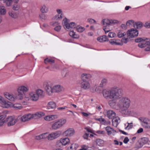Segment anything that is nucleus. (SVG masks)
Listing matches in <instances>:
<instances>
[{"label": "nucleus", "mask_w": 150, "mask_h": 150, "mask_svg": "<svg viewBox=\"0 0 150 150\" xmlns=\"http://www.w3.org/2000/svg\"><path fill=\"white\" fill-rule=\"evenodd\" d=\"M102 94L104 98L109 100V105L112 108H115L116 100L120 98L122 95L121 90L117 87L113 88L111 90L105 89L103 90Z\"/></svg>", "instance_id": "nucleus-1"}, {"label": "nucleus", "mask_w": 150, "mask_h": 150, "mask_svg": "<svg viewBox=\"0 0 150 150\" xmlns=\"http://www.w3.org/2000/svg\"><path fill=\"white\" fill-rule=\"evenodd\" d=\"M91 77V75L89 74L84 73L81 76L82 81H81L78 83L80 86V87H76V88L78 90H80L81 88H82L85 90L89 88L90 87V84L89 82L86 80L85 79H88Z\"/></svg>", "instance_id": "nucleus-2"}, {"label": "nucleus", "mask_w": 150, "mask_h": 150, "mask_svg": "<svg viewBox=\"0 0 150 150\" xmlns=\"http://www.w3.org/2000/svg\"><path fill=\"white\" fill-rule=\"evenodd\" d=\"M130 102V100L128 98L123 97L119 100L118 105L120 108H128Z\"/></svg>", "instance_id": "nucleus-3"}, {"label": "nucleus", "mask_w": 150, "mask_h": 150, "mask_svg": "<svg viewBox=\"0 0 150 150\" xmlns=\"http://www.w3.org/2000/svg\"><path fill=\"white\" fill-rule=\"evenodd\" d=\"M66 122V120L62 118L56 121L52 125V130H56L62 127Z\"/></svg>", "instance_id": "nucleus-4"}, {"label": "nucleus", "mask_w": 150, "mask_h": 150, "mask_svg": "<svg viewBox=\"0 0 150 150\" xmlns=\"http://www.w3.org/2000/svg\"><path fill=\"white\" fill-rule=\"evenodd\" d=\"M139 120L141 122L142 125L145 128L149 129L150 128V120L147 117H140L139 118Z\"/></svg>", "instance_id": "nucleus-5"}, {"label": "nucleus", "mask_w": 150, "mask_h": 150, "mask_svg": "<svg viewBox=\"0 0 150 150\" xmlns=\"http://www.w3.org/2000/svg\"><path fill=\"white\" fill-rule=\"evenodd\" d=\"M68 20L66 18L63 20V22L64 23V26L65 29L71 31V29L75 28L76 27V25L74 22L70 23H68Z\"/></svg>", "instance_id": "nucleus-6"}, {"label": "nucleus", "mask_w": 150, "mask_h": 150, "mask_svg": "<svg viewBox=\"0 0 150 150\" xmlns=\"http://www.w3.org/2000/svg\"><path fill=\"white\" fill-rule=\"evenodd\" d=\"M0 103L3 108H9L12 105L11 102L5 100L4 98L1 96H0Z\"/></svg>", "instance_id": "nucleus-7"}, {"label": "nucleus", "mask_w": 150, "mask_h": 150, "mask_svg": "<svg viewBox=\"0 0 150 150\" xmlns=\"http://www.w3.org/2000/svg\"><path fill=\"white\" fill-rule=\"evenodd\" d=\"M8 126L10 127L14 125L18 121V119L16 118L14 116H11L8 117L7 119Z\"/></svg>", "instance_id": "nucleus-8"}, {"label": "nucleus", "mask_w": 150, "mask_h": 150, "mask_svg": "<svg viewBox=\"0 0 150 150\" xmlns=\"http://www.w3.org/2000/svg\"><path fill=\"white\" fill-rule=\"evenodd\" d=\"M59 132H52L50 134L47 135V138L49 140H51L59 137L60 135Z\"/></svg>", "instance_id": "nucleus-9"}, {"label": "nucleus", "mask_w": 150, "mask_h": 150, "mask_svg": "<svg viewBox=\"0 0 150 150\" xmlns=\"http://www.w3.org/2000/svg\"><path fill=\"white\" fill-rule=\"evenodd\" d=\"M52 86V84L50 82H47L45 84V89L49 95H51L53 93Z\"/></svg>", "instance_id": "nucleus-10"}, {"label": "nucleus", "mask_w": 150, "mask_h": 150, "mask_svg": "<svg viewBox=\"0 0 150 150\" xmlns=\"http://www.w3.org/2000/svg\"><path fill=\"white\" fill-rule=\"evenodd\" d=\"M138 30L132 28L127 31V35L128 36L131 38H134L138 36Z\"/></svg>", "instance_id": "nucleus-11"}, {"label": "nucleus", "mask_w": 150, "mask_h": 150, "mask_svg": "<svg viewBox=\"0 0 150 150\" xmlns=\"http://www.w3.org/2000/svg\"><path fill=\"white\" fill-rule=\"evenodd\" d=\"M32 118V114L25 115L21 118V120L22 122L28 121Z\"/></svg>", "instance_id": "nucleus-12"}, {"label": "nucleus", "mask_w": 150, "mask_h": 150, "mask_svg": "<svg viewBox=\"0 0 150 150\" xmlns=\"http://www.w3.org/2000/svg\"><path fill=\"white\" fill-rule=\"evenodd\" d=\"M107 116L110 119H112L116 116V113L113 111L109 110L107 112Z\"/></svg>", "instance_id": "nucleus-13"}, {"label": "nucleus", "mask_w": 150, "mask_h": 150, "mask_svg": "<svg viewBox=\"0 0 150 150\" xmlns=\"http://www.w3.org/2000/svg\"><path fill=\"white\" fill-rule=\"evenodd\" d=\"M120 119L118 117L115 116L112 119V125L113 126L117 127L120 122Z\"/></svg>", "instance_id": "nucleus-14"}, {"label": "nucleus", "mask_w": 150, "mask_h": 150, "mask_svg": "<svg viewBox=\"0 0 150 150\" xmlns=\"http://www.w3.org/2000/svg\"><path fill=\"white\" fill-rule=\"evenodd\" d=\"M45 115V113L42 112H38L34 114H32V118L38 119Z\"/></svg>", "instance_id": "nucleus-15"}, {"label": "nucleus", "mask_w": 150, "mask_h": 150, "mask_svg": "<svg viewBox=\"0 0 150 150\" xmlns=\"http://www.w3.org/2000/svg\"><path fill=\"white\" fill-rule=\"evenodd\" d=\"M96 135L93 133V132H88V133H86L83 136V138L85 139H88V137L91 138L92 137H95V136Z\"/></svg>", "instance_id": "nucleus-16"}, {"label": "nucleus", "mask_w": 150, "mask_h": 150, "mask_svg": "<svg viewBox=\"0 0 150 150\" xmlns=\"http://www.w3.org/2000/svg\"><path fill=\"white\" fill-rule=\"evenodd\" d=\"M70 141L69 139L68 138L61 139L59 141L57 142L59 144L61 143L63 145H65L68 144Z\"/></svg>", "instance_id": "nucleus-17"}, {"label": "nucleus", "mask_w": 150, "mask_h": 150, "mask_svg": "<svg viewBox=\"0 0 150 150\" xmlns=\"http://www.w3.org/2000/svg\"><path fill=\"white\" fill-rule=\"evenodd\" d=\"M4 95L5 97L9 100L11 101H14L15 98L12 94L6 92L4 93Z\"/></svg>", "instance_id": "nucleus-18"}, {"label": "nucleus", "mask_w": 150, "mask_h": 150, "mask_svg": "<svg viewBox=\"0 0 150 150\" xmlns=\"http://www.w3.org/2000/svg\"><path fill=\"white\" fill-rule=\"evenodd\" d=\"M62 87L60 85H56L53 87V92H60L62 90Z\"/></svg>", "instance_id": "nucleus-19"}, {"label": "nucleus", "mask_w": 150, "mask_h": 150, "mask_svg": "<svg viewBox=\"0 0 150 150\" xmlns=\"http://www.w3.org/2000/svg\"><path fill=\"white\" fill-rule=\"evenodd\" d=\"M30 98L32 100L36 101L38 99V96L35 93L31 92L30 94Z\"/></svg>", "instance_id": "nucleus-20"}, {"label": "nucleus", "mask_w": 150, "mask_h": 150, "mask_svg": "<svg viewBox=\"0 0 150 150\" xmlns=\"http://www.w3.org/2000/svg\"><path fill=\"white\" fill-rule=\"evenodd\" d=\"M97 40L98 41L101 42L108 41V38L106 35H103L98 37Z\"/></svg>", "instance_id": "nucleus-21"}, {"label": "nucleus", "mask_w": 150, "mask_h": 150, "mask_svg": "<svg viewBox=\"0 0 150 150\" xmlns=\"http://www.w3.org/2000/svg\"><path fill=\"white\" fill-rule=\"evenodd\" d=\"M57 11L59 15L55 16V19L57 20H61L63 16V14L62 13V10L61 9H58L57 10Z\"/></svg>", "instance_id": "nucleus-22"}, {"label": "nucleus", "mask_w": 150, "mask_h": 150, "mask_svg": "<svg viewBox=\"0 0 150 150\" xmlns=\"http://www.w3.org/2000/svg\"><path fill=\"white\" fill-rule=\"evenodd\" d=\"M47 133L46 132L40 135L35 136V139L37 140H40L42 139H45L47 138Z\"/></svg>", "instance_id": "nucleus-23"}, {"label": "nucleus", "mask_w": 150, "mask_h": 150, "mask_svg": "<svg viewBox=\"0 0 150 150\" xmlns=\"http://www.w3.org/2000/svg\"><path fill=\"white\" fill-rule=\"evenodd\" d=\"M119 40L118 39H113L110 40V43L112 45H122V44L119 42Z\"/></svg>", "instance_id": "nucleus-24"}, {"label": "nucleus", "mask_w": 150, "mask_h": 150, "mask_svg": "<svg viewBox=\"0 0 150 150\" xmlns=\"http://www.w3.org/2000/svg\"><path fill=\"white\" fill-rule=\"evenodd\" d=\"M56 103L53 101L50 102L48 103L47 106V108L48 109H54L56 108Z\"/></svg>", "instance_id": "nucleus-25"}, {"label": "nucleus", "mask_w": 150, "mask_h": 150, "mask_svg": "<svg viewBox=\"0 0 150 150\" xmlns=\"http://www.w3.org/2000/svg\"><path fill=\"white\" fill-rule=\"evenodd\" d=\"M28 89V87L22 86L19 87L17 91L18 92H21L24 94V92L27 91Z\"/></svg>", "instance_id": "nucleus-26"}, {"label": "nucleus", "mask_w": 150, "mask_h": 150, "mask_svg": "<svg viewBox=\"0 0 150 150\" xmlns=\"http://www.w3.org/2000/svg\"><path fill=\"white\" fill-rule=\"evenodd\" d=\"M49 8L45 5H43L41 6L40 11L42 13H46L48 12Z\"/></svg>", "instance_id": "nucleus-27"}, {"label": "nucleus", "mask_w": 150, "mask_h": 150, "mask_svg": "<svg viewBox=\"0 0 150 150\" xmlns=\"http://www.w3.org/2000/svg\"><path fill=\"white\" fill-rule=\"evenodd\" d=\"M133 127V124L132 122H127L126 124H125V128L126 130H129L132 129Z\"/></svg>", "instance_id": "nucleus-28"}, {"label": "nucleus", "mask_w": 150, "mask_h": 150, "mask_svg": "<svg viewBox=\"0 0 150 150\" xmlns=\"http://www.w3.org/2000/svg\"><path fill=\"white\" fill-rule=\"evenodd\" d=\"M128 108H120L121 109V112L125 115H128L132 114L133 112V111H129L128 110Z\"/></svg>", "instance_id": "nucleus-29"}, {"label": "nucleus", "mask_w": 150, "mask_h": 150, "mask_svg": "<svg viewBox=\"0 0 150 150\" xmlns=\"http://www.w3.org/2000/svg\"><path fill=\"white\" fill-rule=\"evenodd\" d=\"M144 42H143L142 43H139L138 45V46L141 48H142L143 47H146L147 46V45H150V42H149L145 41H144Z\"/></svg>", "instance_id": "nucleus-30"}, {"label": "nucleus", "mask_w": 150, "mask_h": 150, "mask_svg": "<svg viewBox=\"0 0 150 150\" xmlns=\"http://www.w3.org/2000/svg\"><path fill=\"white\" fill-rule=\"evenodd\" d=\"M55 115H47L44 117V119L47 121H50L53 120L55 119Z\"/></svg>", "instance_id": "nucleus-31"}, {"label": "nucleus", "mask_w": 150, "mask_h": 150, "mask_svg": "<svg viewBox=\"0 0 150 150\" xmlns=\"http://www.w3.org/2000/svg\"><path fill=\"white\" fill-rule=\"evenodd\" d=\"M96 120L99 121L101 124L103 125H106L108 124V122H107L104 118L101 117H100L99 118H96Z\"/></svg>", "instance_id": "nucleus-32"}, {"label": "nucleus", "mask_w": 150, "mask_h": 150, "mask_svg": "<svg viewBox=\"0 0 150 150\" xmlns=\"http://www.w3.org/2000/svg\"><path fill=\"white\" fill-rule=\"evenodd\" d=\"M44 62L46 64H47L48 63H54V60L53 58H46L44 59Z\"/></svg>", "instance_id": "nucleus-33"}, {"label": "nucleus", "mask_w": 150, "mask_h": 150, "mask_svg": "<svg viewBox=\"0 0 150 150\" xmlns=\"http://www.w3.org/2000/svg\"><path fill=\"white\" fill-rule=\"evenodd\" d=\"M96 142L97 145L100 146H102L104 145V142L103 140L98 139L96 141Z\"/></svg>", "instance_id": "nucleus-34"}, {"label": "nucleus", "mask_w": 150, "mask_h": 150, "mask_svg": "<svg viewBox=\"0 0 150 150\" xmlns=\"http://www.w3.org/2000/svg\"><path fill=\"white\" fill-rule=\"evenodd\" d=\"M74 132H64L63 135L65 136L71 137L74 135Z\"/></svg>", "instance_id": "nucleus-35"}, {"label": "nucleus", "mask_w": 150, "mask_h": 150, "mask_svg": "<svg viewBox=\"0 0 150 150\" xmlns=\"http://www.w3.org/2000/svg\"><path fill=\"white\" fill-rule=\"evenodd\" d=\"M69 35L70 36L72 37L75 38H79V36L75 34L73 30H71L69 33Z\"/></svg>", "instance_id": "nucleus-36"}, {"label": "nucleus", "mask_w": 150, "mask_h": 150, "mask_svg": "<svg viewBox=\"0 0 150 150\" xmlns=\"http://www.w3.org/2000/svg\"><path fill=\"white\" fill-rule=\"evenodd\" d=\"M142 23L140 22H136L135 23V24L134 25V27H136L137 29H140L142 26Z\"/></svg>", "instance_id": "nucleus-37"}, {"label": "nucleus", "mask_w": 150, "mask_h": 150, "mask_svg": "<svg viewBox=\"0 0 150 150\" xmlns=\"http://www.w3.org/2000/svg\"><path fill=\"white\" fill-rule=\"evenodd\" d=\"M102 23L104 25H109L111 24L110 20L108 19H104L103 20Z\"/></svg>", "instance_id": "nucleus-38"}, {"label": "nucleus", "mask_w": 150, "mask_h": 150, "mask_svg": "<svg viewBox=\"0 0 150 150\" xmlns=\"http://www.w3.org/2000/svg\"><path fill=\"white\" fill-rule=\"evenodd\" d=\"M107 80L105 79H103L100 84V87H103L105 86L107 83Z\"/></svg>", "instance_id": "nucleus-39"}, {"label": "nucleus", "mask_w": 150, "mask_h": 150, "mask_svg": "<svg viewBox=\"0 0 150 150\" xmlns=\"http://www.w3.org/2000/svg\"><path fill=\"white\" fill-rule=\"evenodd\" d=\"M24 94L21 92H18V94L16 96V98L18 99H22L23 97Z\"/></svg>", "instance_id": "nucleus-40"}, {"label": "nucleus", "mask_w": 150, "mask_h": 150, "mask_svg": "<svg viewBox=\"0 0 150 150\" xmlns=\"http://www.w3.org/2000/svg\"><path fill=\"white\" fill-rule=\"evenodd\" d=\"M6 13V10L3 6H0V13L1 15H4Z\"/></svg>", "instance_id": "nucleus-41"}, {"label": "nucleus", "mask_w": 150, "mask_h": 150, "mask_svg": "<svg viewBox=\"0 0 150 150\" xmlns=\"http://www.w3.org/2000/svg\"><path fill=\"white\" fill-rule=\"evenodd\" d=\"M35 93L38 96V97H42L43 96V91L41 90H37Z\"/></svg>", "instance_id": "nucleus-42"}, {"label": "nucleus", "mask_w": 150, "mask_h": 150, "mask_svg": "<svg viewBox=\"0 0 150 150\" xmlns=\"http://www.w3.org/2000/svg\"><path fill=\"white\" fill-rule=\"evenodd\" d=\"M12 106H11V107L13 106L14 108L17 109H20L22 108V107L21 106V105L19 104H14L13 105L12 104Z\"/></svg>", "instance_id": "nucleus-43"}, {"label": "nucleus", "mask_w": 150, "mask_h": 150, "mask_svg": "<svg viewBox=\"0 0 150 150\" xmlns=\"http://www.w3.org/2000/svg\"><path fill=\"white\" fill-rule=\"evenodd\" d=\"M148 141V139L144 137L142 139L141 143L142 145H143V144H146L147 143Z\"/></svg>", "instance_id": "nucleus-44"}, {"label": "nucleus", "mask_w": 150, "mask_h": 150, "mask_svg": "<svg viewBox=\"0 0 150 150\" xmlns=\"http://www.w3.org/2000/svg\"><path fill=\"white\" fill-rule=\"evenodd\" d=\"M76 29L78 32L81 33L85 29L84 27L81 26L78 27H77Z\"/></svg>", "instance_id": "nucleus-45"}, {"label": "nucleus", "mask_w": 150, "mask_h": 150, "mask_svg": "<svg viewBox=\"0 0 150 150\" xmlns=\"http://www.w3.org/2000/svg\"><path fill=\"white\" fill-rule=\"evenodd\" d=\"M126 24L127 26H130L131 25H134V21L133 20H129L127 22Z\"/></svg>", "instance_id": "nucleus-46"}, {"label": "nucleus", "mask_w": 150, "mask_h": 150, "mask_svg": "<svg viewBox=\"0 0 150 150\" xmlns=\"http://www.w3.org/2000/svg\"><path fill=\"white\" fill-rule=\"evenodd\" d=\"M4 2H5L7 6H10L12 3V1L11 0H5V1H4Z\"/></svg>", "instance_id": "nucleus-47"}, {"label": "nucleus", "mask_w": 150, "mask_h": 150, "mask_svg": "<svg viewBox=\"0 0 150 150\" xmlns=\"http://www.w3.org/2000/svg\"><path fill=\"white\" fill-rule=\"evenodd\" d=\"M9 14L10 16L13 18H15L17 17V16L16 14L15 13H14L13 12H9Z\"/></svg>", "instance_id": "nucleus-48"}, {"label": "nucleus", "mask_w": 150, "mask_h": 150, "mask_svg": "<svg viewBox=\"0 0 150 150\" xmlns=\"http://www.w3.org/2000/svg\"><path fill=\"white\" fill-rule=\"evenodd\" d=\"M105 130L106 131H116L115 130H114L113 129L109 126H107L106 127Z\"/></svg>", "instance_id": "nucleus-49"}, {"label": "nucleus", "mask_w": 150, "mask_h": 150, "mask_svg": "<svg viewBox=\"0 0 150 150\" xmlns=\"http://www.w3.org/2000/svg\"><path fill=\"white\" fill-rule=\"evenodd\" d=\"M74 146V144H72L68 148L67 150H76Z\"/></svg>", "instance_id": "nucleus-50"}, {"label": "nucleus", "mask_w": 150, "mask_h": 150, "mask_svg": "<svg viewBox=\"0 0 150 150\" xmlns=\"http://www.w3.org/2000/svg\"><path fill=\"white\" fill-rule=\"evenodd\" d=\"M39 17L42 19L45 20L46 19V16L44 13H42L40 14Z\"/></svg>", "instance_id": "nucleus-51"}, {"label": "nucleus", "mask_w": 150, "mask_h": 150, "mask_svg": "<svg viewBox=\"0 0 150 150\" xmlns=\"http://www.w3.org/2000/svg\"><path fill=\"white\" fill-rule=\"evenodd\" d=\"M145 40L143 39L142 38H139L136 39L135 41L136 42H139L143 41H145Z\"/></svg>", "instance_id": "nucleus-52"}, {"label": "nucleus", "mask_w": 150, "mask_h": 150, "mask_svg": "<svg viewBox=\"0 0 150 150\" xmlns=\"http://www.w3.org/2000/svg\"><path fill=\"white\" fill-rule=\"evenodd\" d=\"M126 35V33L125 32H124V33H121L120 32H119L117 35L119 38H121L124 35Z\"/></svg>", "instance_id": "nucleus-53"}, {"label": "nucleus", "mask_w": 150, "mask_h": 150, "mask_svg": "<svg viewBox=\"0 0 150 150\" xmlns=\"http://www.w3.org/2000/svg\"><path fill=\"white\" fill-rule=\"evenodd\" d=\"M13 9L15 10H18L19 8V6L17 4V3H15V4L13 5Z\"/></svg>", "instance_id": "nucleus-54"}, {"label": "nucleus", "mask_w": 150, "mask_h": 150, "mask_svg": "<svg viewBox=\"0 0 150 150\" xmlns=\"http://www.w3.org/2000/svg\"><path fill=\"white\" fill-rule=\"evenodd\" d=\"M115 33L112 32H110L108 34V36L110 38H112L115 37Z\"/></svg>", "instance_id": "nucleus-55"}, {"label": "nucleus", "mask_w": 150, "mask_h": 150, "mask_svg": "<svg viewBox=\"0 0 150 150\" xmlns=\"http://www.w3.org/2000/svg\"><path fill=\"white\" fill-rule=\"evenodd\" d=\"M61 28V26L60 25H58L56 26L54 28V30L57 31L59 32Z\"/></svg>", "instance_id": "nucleus-56"}, {"label": "nucleus", "mask_w": 150, "mask_h": 150, "mask_svg": "<svg viewBox=\"0 0 150 150\" xmlns=\"http://www.w3.org/2000/svg\"><path fill=\"white\" fill-rule=\"evenodd\" d=\"M144 27L147 28H150V22H146L145 23Z\"/></svg>", "instance_id": "nucleus-57"}, {"label": "nucleus", "mask_w": 150, "mask_h": 150, "mask_svg": "<svg viewBox=\"0 0 150 150\" xmlns=\"http://www.w3.org/2000/svg\"><path fill=\"white\" fill-rule=\"evenodd\" d=\"M129 39L128 38H122V42L126 43L127 42L129 41Z\"/></svg>", "instance_id": "nucleus-58"}, {"label": "nucleus", "mask_w": 150, "mask_h": 150, "mask_svg": "<svg viewBox=\"0 0 150 150\" xmlns=\"http://www.w3.org/2000/svg\"><path fill=\"white\" fill-rule=\"evenodd\" d=\"M150 42V41H148ZM146 48H145V50L146 51H150V45H147V46L146 47Z\"/></svg>", "instance_id": "nucleus-59"}, {"label": "nucleus", "mask_w": 150, "mask_h": 150, "mask_svg": "<svg viewBox=\"0 0 150 150\" xmlns=\"http://www.w3.org/2000/svg\"><path fill=\"white\" fill-rule=\"evenodd\" d=\"M88 22L90 23H96L95 21L92 19H89L88 20Z\"/></svg>", "instance_id": "nucleus-60"}, {"label": "nucleus", "mask_w": 150, "mask_h": 150, "mask_svg": "<svg viewBox=\"0 0 150 150\" xmlns=\"http://www.w3.org/2000/svg\"><path fill=\"white\" fill-rule=\"evenodd\" d=\"M67 108V106H63L62 107H58L57 108V109L58 110H62L66 109Z\"/></svg>", "instance_id": "nucleus-61"}, {"label": "nucleus", "mask_w": 150, "mask_h": 150, "mask_svg": "<svg viewBox=\"0 0 150 150\" xmlns=\"http://www.w3.org/2000/svg\"><path fill=\"white\" fill-rule=\"evenodd\" d=\"M129 139L128 137H126L124 139V140H123V142L125 144L127 143L129 141Z\"/></svg>", "instance_id": "nucleus-62"}, {"label": "nucleus", "mask_w": 150, "mask_h": 150, "mask_svg": "<svg viewBox=\"0 0 150 150\" xmlns=\"http://www.w3.org/2000/svg\"><path fill=\"white\" fill-rule=\"evenodd\" d=\"M6 117L5 115H0V120H5L4 119Z\"/></svg>", "instance_id": "nucleus-63"}, {"label": "nucleus", "mask_w": 150, "mask_h": 150, "mask_svg": "<svg viewBox=\"0 0 150 150\" xmlns=\"http://www.w3.org/2000/svg\"><path fill=\"white\" fill-rule=\"evenodd\" d=\"M137 128L138 129V130L137 131H143V129L142 127H139V126L137 127Z\"/></svg>", "instance_id": "nucleus-64"}]
</instances>
